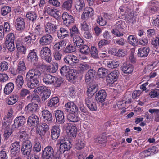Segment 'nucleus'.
I'll return each instance as SVG.
<instances>
[{"label":"nucleus","instance_id":"1","mask_svg":"<svg viewBox=\"0 0 159 159\" xmlns=\"http://www.w3.org/2000/svg\"><path fill=\"white\" fill-rule=\"evenodd\" d=\"M41 75V71L38 69H30L27 73L25 79L27 87L31 89L34 88L39 83L37 78H40Z\"/></svg>","mask_w":159,"mask_h":159},{"label":"nucleus","instance_id":"2","mask_svg":"<svg viewBox=\"0 0 159 159\" xmlns=\"http://www.w3.org/2000/svg\"><path fill=\"white\" fill-rule=\"evenodd\" d=\"M112 33L116 36L118 37L123 35V31L127 28V25L125 21L120 20L116 22L114 25Z\"/></svg>","mask_w":159,"mask_h":159},{"label":"nucleus","instance_id":"3","mask_svg":"<svg viewBox=\"0 0 159 159\" xmlns=\"http://www.w3.org/2000/svg\"><path fill=\"white\" fill-rule=\"evenodd\" d=\"M40 54L42 60H45L46 62L48 63H50L51 61V51L48 47H43L40 51Z\"/></svg>","mask_w":159,"mask_h":159},{"label":"nucleus","instance_id":"4","mask_svg":"<svg viewBox=\"0 0 159 159\" xmlns=\"http://www.w3.org/2000/svg\"><path fill=\"white\" fill-rule=\"evenodd\" d=\"M32 144L31 142L29 140L24 141L21 148V151L23 155L29 156L32 151Z\"/></svg>","mask_w":159,"mask_h":159},{"label":"nucleus","instance_id":"5","mask_svg":"<svg viewBox=\"0 0 159 159\" xmlns=\"http://www.w3.org/2000/svg\"><path fill=\"white\" fill-rule=\"evenodd\" d=\"M54 155L52 147L50 146L46 147L43 151L42 154V159H51Z\"/></svg>","mask_w":159,"mask_h":159},{"label":"nucleus","instance_id":"6","mask_svg":"<svg viewBox=\"0 0 159 159\" xmlns=\"http://www.w3.org/2000/svg\"><path fill=\"white\" fill-rule=\"evenodd\" d=\"M25 121L26 119L24 116H20L16 117L14 120V123L12 125V129L15 130L23 127Z\"/></svg>","mask_w":159,"mask_h":159},{"label":"nucleus","instance_id":"7","mask_svg":"<svg viewBox=\"0 0 159 159\" xmlns=\"http://www.w3.org/2000/svg\"><path fill=\"white\" fill-rule=\"evenodd\" d=\"M20 142L16 141L12 143L10 146V149L11 154L12 156H15L19 154L20 149Z\"/></svg>","mask_w":159,"mask_h":159},{"label":"nucleus","instance_id":"8","mask_svg":"<svg viewBox=\"0 0 159 159\" xmlns=\"http://www.w3.org/2000/svg\"><path fill=\"white\" fill-rule=\"evenodd\" d=\"M62 18L63 20V24L66 26L69 27L74 22V19L73 16L69 15L66 12L63 13Z\"/></svg>","mask_w":159,"mask_h":159},{"label":"nucleus","instance_id":"9","mask_svg":"<svg viewBox=\"0 0 159 159\" xmlns=\"http://www.w3.org/2000/svg\"><path fill=\"white\" fill-rule=\"evenodd\" d=\"M98 87L97 84L93 83H89L87 86L86 93L90 97H92L97 91Z\"/></svg>","mask_w":159,"mask_h":159},{"label":"nucleus","instance_id":"10","mask_svg":"<svg viewBox=\"0 0 159 159\" xmlns=\"http://www.w3.org/2000/svg\"><path fill=\"white\" fill-rule=\"evenodd\" d=\"M53 41L52 37L47 34L44 35L40 39L39 43L42 45H46L50 44Z\"/></svg>","mask_w":159,"mask_h":159},{"label":"nucleus","instance_id":"11","mask_svg":"<svg viewBox=\"0 0 159 159\" xmlns=\"http://www.w3.org/2000/svg\"><path fill=\"white\" fill-rule=\"evenodd\" d=\"M41 71L42 75L43 81L46 84L50 85L52 84L54 76H53L50 74L46 73L45 72Z\"/></svg>","mask_w":159,"mask_h":159},{"label":"nucleus","instance_id":"12","mask_svg":"<svg viewBox=\"0 0 159 159\" xmlns=\"http://www.w3.org/2000/svg\"><path fill=\"white\" fill-rule=\"evenodd\" d=\"M57 25L53 22H48L45 25V31L48 34H54L57 30Z\"/></svg>","mask_w":159,"mask_h":159},{"label":"nucleus","instance_id":"13","mask_svg":"<svg viewBox=\"0 0 159 159\" xmlns=\"http://www.w3.org/2000/svg\"><path fill=\"white\" fill-rule=\"evenodd\" d=\"M39 123V120L37 116L32 115L29 116L27 120L28 125L30 126H36Z\"/></svg>","mask_w":159,"mask_h":159},{"label":"nucleus","instance_id":"14","mask_svg":"<svg viewBox=\"0 0 159 159\" xmlns=\"http://www.w3.org/2000/svg\"><path fill=\"white\" fill-rule=\"evenodd\" d=\"M56 122L60 124H63L65 122L64 116L62 111L57 110L54 112Z\"/></svg>","mask_w":159,"mask_h":159},{"label":"nucleus","instance_id":"15","mask_svg":"<svg viewBox=\"0 0 159 159\" xmlns=\"http://www.w3.org/2000/svg\"><path fill=\"white\" fill-rule=\"evenodd\" d=\"M27 59L28 61L34 64L37 62L38 57L36 50L33 49L30 50L27 56Z\"/></svg>","mask_w":159,"mask_h":159},{"label":"nucleus","instance_id":"16","mask_svg":"<svg viewBox=\"0 0 159 159\" xmlns=\"http://www.w3.org/2000/svg\"><path fill=\"white\" fill-rule=\"evenodd\" d=\"M106 93L104 90H101L97 93L95 95V99L98 102L102 103L106 98Z\"/></svg>","mask_w":159,"mask_h":159},{"label":"nucleus","instance_id":"17","mask_svg":"<svg viewBox=\"0 0 159 159\" xmlns=\"http://www.w3.org/2000/svg\"><path fill=\"white\" fill-rule=\"evenodd\" d=\"M39 107L36 103L32 102L29 103L25 107V110L27 112L33 113L37 112L38 110Z\"/></svg>","mask_w":159,"mask_h":159},{"label":"nucleus","instance_id":"18","mask_svg":"<svg viewBox=\"0 0 159 159\" xmlns=\"http://www.w3.org/2000/svg\"><path fill=\"white\" fill-rule=\"evenodd\" d=\"M65 107L66 110L70 113H75L78 110L77 107L73 102L67 103L65 104Z\"/></svg>","mask_w":159,"mask_h":159},{"label":"nucleus","instance_id":"19","mask_svg":"<svg viewBox=\"0 0 159 159\" xmlns=\"http://www.w3.org/2000/svg\"><path fill=\"white\" fill-rule=\"evenodd\" d=\"M16 28L19 31L24 30L25 27V22L22 18H19L16 19Z\"/></svg>","mask_w":159,"mask_h":159},{"label":"nucleus","instance_id":"20","mask_svg":"<svg viewBox=\"0 0 159 159\" xmlns=\"http://www.w3.org/2000/svg\"><path fill=\"white\" fill-rule=\"evenodd\" d=\"M121 69L124 73L129 74L131 73L133 71L134 67L131 64L124 63L122 66Z\"/></svg>","mask_w":159,"mask_h":159},{"label":"nucleus","instance_id":"21","mask_svg":"<svg viewBox=\"0 0 159 159\" xmlns=\"http://www.w3.org/2000/svg\"><path fill=\"white\" fill-rule=\"evenodd\" d=\"M41 115L44 120V121L46 122H50L52 120V117L51 114L48 110H44L42 111Z\"/></svg>","mask_w":159,"mask_h":159},{"label":"nucleus","instance_id":"22","mask_svg":"<svg viewBox=\"0 0 159 159\" xmlns=\"http://www.w3.org/2000/svg\"><path fill=\"white\" fill-rule=\"evenodd\" d=\"M94 13V11L93 8L90 7H87L82 15L81 18L83 20L88 19L89 17L93 16Z\"/></svg>","mask_w":159,"mask_h":159},{"label":"nucleus","instance_id":"23","mask_svg":"<svg viewBox=\"0 0 159 159\" xmlns=\"http://www.w3.org/2000/svg\"><path fill=\"white\" fill-rule=\"evenodd\" d=\"M60 129L56 126L52 127L51 129V137L53 140L57 139L59 136Z\"/></svg>","mask_w":159,"mask_h":159},{"label":"nucleus","instance_id":"24","mask_svg":"<svg viewBox=\"0 0 159 159\" xmlns=\"http://www.w3.org/2000/svg\"><path fill=\"white\" fill-rule=\"evenodd\" d=\"M57 36L60 39H62L69 35V32L66 29L61 27L57 32Z\"/></svg>","mask_w":159,"mask_h":159},{"label":"nucleus","instance_id":"25","mask_svg":"<svg viewBox=\"0 0 159 159\" xmlns=\"http://www.w3.org/2000/svg\"><path fill=\"white\" fill-rule=\"evenodd\" d=\"M150 51L149 47L141 48L138 49V55L140 57H145L148 54Z\"/></svg>","mask_w":159,"mask_h":159},{"label":"nucleus","instance_id":"26","mask_svg":"<svg viewBox=\"0 0 159 159\" xmlns=\"http://www.w3.org/2000/svg\"><path fill=\"white\" fill-rule=\"evenodd\" d=\"M44 10L45 12L50 16L55 17L56 15L57 16V13L58 12V10L53 7H51L50 6H47L45 7Z\"/></svg>","mask_w":159,"mask_h":159},{"label":"nucleus","instance_id":"27","mask_svg":"<svg viewBox=\"0 0 159 159\" xmlns=\"http://www.w3.org/2000/svg\"><path fill=\"white\" fill-rule=\"evenodd\" d=\"M120 14L122 16L129 15L130 14L131 15V12L132 11L130 9L128 8L126 5H124L121 6L119 8Z\"/></svg>","mask_w":159,"mask_h":159},{"label":"nucleus","instance_id":"28","mask_svg":"<svg viewBox=\"0 0 159 159\" xmlns=\"http://www.w3.org/2000/svg\"><path fill=\"white\" fill-rule=\"evenodd\" d=\"M14 88V84L12 82H9L5 85L4 89V93L6 95H9L12 93Z\"/></svg>","mask_w":159,"mask_h":159},{"label":"nucleus","instance_id":"29","mask_svg":"<svg viewBox=\"0 0 159 159\" xmlns=\"http://www.w3.org/2000/svg\"><path fill=\"white\" fill-rule=\"evenodd\" d=\"M73 41L76 47L79 48L82 45L84 44V41L79 35H75L73 38Z\"/></svg>","mask_w":159,"mask_h":159},{"label":"nucleus","instance_id":"30","mask_svg":"<svg viewBox=\"0 0 159 159\" xmlns=\"http://www.w3.org/2000/svg\"><path fill=\"white\" fill-rule=\"evenodd\" d=\"M26 70V67L24 62L23 61H19L16 70L17 72L20 74H23L25 73Z\"/></svg>","mask_w":159,"mask_h":159},{"label":"nucleus","instance_id":"31","mask_svg":"<svg viewBox=\"0 0 159 159\" xmlns=\"http://www.w3.org/2000/svg\"><path fill=\"white\" fill-rule=\"evenodd\" d=\"M96 75V72L93 69L89 70L85 76V81L86 82H89L91 80L93 79Z\"/></svg>","mask_w":159,"mask_h":159},{"label":"nucleus","instance_id":"32","mask_svg":"<svg viewBox=\"0 0 159 159\" xmlns=\"http://www.w3.org/2000/svg\"><path fill=\"white\" fill-rule=\"evenodd\" d=\"M51 95L50 90L48 88L45 87V90L41 93V96L42 101H45Z\"/></svg>","mask_w":159,"mask_h":159},{"label":"nucleus","instance_id":"33","mask_svg":"<svg viewBox=\"0 0 159 159\" xmlns=\"http://www.w3.org/2000/svg\"><path fill=\"white\" fill-rule=\"evenodd\" d=\"M59 99L58 97H53L48 103V105L50 107L57 106L59 105Z\"/></svg>","mask_w":159,"mask_h":159},{"label":"nucleus","instance_id":"34","mask_svg":"<svg viewBox=\"0 0 159 159\" xmlns=\"http://www.w3.org/2000/svg\"><path fill=\"white\" fill-rule=\"evenodd\" d=\"M10 126H5V129L4 131V136L5 140H7L12 134L13 131L15 130L14 129H12V127L11 129H10Z\"/></svg>","mask_w":159,"mask_h":159},{"label":"nucleus","instance_id":"35","mask_svg":"<svg viewBox=\"0 0 159 159\" xmlns=\"http://www.w3.org/2000/svg\"><path fill=\"white\" fill-rule=\"evenodd\" d=\"M67 118L69 121L73 122H76L80 120V118L73 113H70L68 114Z\"/></svg>","mask_w":159,"mask_h":159},{"label":"nucleus","instance_id":"36","mask_svg":"<svg viewBox=\"0 0 159 159\" xmlns=\"http://www.w3.org/2000/svg\"><path fill=\"white\" fill-rule=\"evenodd\" d=\"M79 48H80V52L83 54L88 55L90 53V49L86 45L83 44Z\"/></svg>","mask_w":159,"mask_h":159},{"label":"nucleus","instance_id":"37","mask_svg":"<svg viewBox=\"0 0 159 159\" xmlns=\"http://www.w3.org/2000/svg\"><path fill=\"white\" fill-rule=\"evenodd\" d=\"M95 142L96 143L101 144V146L104 147L106 146V137L105 136L98 137L95 139Z\"/></svg>","mask_w":159,"mask_h":159},{"label":"nucleus","instance_id":"38","mask_svg":"<svg viewBox=\"0 0 159 159\" xmlns=\"http://www.w3.org/2000/svg\"><path fill=\"white\" fill-rule=\"evenodd\" d=\"M85 6L84 1L83 0L77 1L75 2V7L77 10L80 11Z\"/></svg>","mask_w":159,"mask_h":159},{"label":"nucleus","instance_id":"39","mask_svg":"<svg viewBox=\"0 0 159 159\" xmlns=\"http://www.w3.org/2000/svg\"><path fill=\"white\" fill-rule=\"evenodd\" d=\"M77 131V128L75 126L72 125L69 127V133L71 136L74 138L76 136Z\"/></svg>","mask_w":159,"mask_h":159},{"label":"nucleus","instance_id":"40","mask_svg":"<svg viewBox=\"0 0 159 159\" xmlns=\"http://www.w3.org/2000/svg\"><path fill=\"white\" fill-rule=\"evenodd\" d=\"M26 17L30 20L34 22L36 19L37 16L34 12L30 11L27 13Z\"/></svg>","mask_w":159,"mask_h":159},{"label":"nucleus","instance_id":"41","mask_svg":"<svg viewBox=\"0 0 159 159\" xmlns=\"http://www.w3.org/2000/svg\"><path fill=\"white\" fill-rule=\"evenodd\" d=\"M18 98L16 96H12L8 97L6 100L7 103L9 105H12L18 101Z\"/></svg>","mask_w":159,"mask_h":159},{"label":"nucleus","instance_id":"42","mask_svg":"<svg viewBox=\"0 0 159 159\" xmlns=\"http://www.w3.org/2000/svg\"><path fill=\"white\" fill-rule=\"evenodd\" d=\"M108 73V70L104 68H99L98 71V74L100 78H103L107 75Z\"/></svg>","mask_w":159,"mask_h":159},{"label":"nucleus","instance_id":"43","mask_svg":"<svg viewBox=\"0 0 159 159\" xmlns=\"http://www.w3.org/2000/svg\"><path fill=\"white\" fill-rule=\"evenodd\" d=\"M70 70V69L69 66L65 65L60 68V73L62 76H65L67 75V74Z\"/></svg>","mask_w":159,"mask_h":159},{"label":"nucleus","instance_id":"44","mask_svg":"<svg viewBox=\"0 0 159 159\" xmlns=\"http://www.w3.org/2000/svg\"><path fill=\"white\" fill-rule=\"evenodd\" d=\"M128 41L129 43L134 46L138 45V40L133 35H129L128 38Z\"/></svg>","mask_w":159,"mask_h":159},{"label":"nucleus","instance_id":"45","mask_svg":"<svg viewBox=\"0 0 159 159\" xmlns=\"http://www.w3.org/2000/svg\"><path fill=\"white\" fill-rule=\"evenodd\" d=\"M151 3L152 5L150 8V12L152 13H154L158 11L159 3L157 1L152 2Z\"/></svg>","mask_w":159,"mask_h":159},{"label":"nucleus","instance_id":"46","mask_svg":"<svg viewBox=\"0 0 159 159\" xmlns=\"http://www.w3.org/2000/svg\"><path fill=\"white\" fill-rule=\"evenodd\" d=\"M107 66L110 68H114L117 67L119 65V62L116 60L109 61L107 63Z\"/></svg>","mask_w":159,"mask_h":159},{"label":"nucleus","instance_id":"47","mask_svg":"<svg viewBox=\"0 0 159 159\" xmlns=\"http://www.w3.org/2000/svg\"><path fill=\"white\" fill-rule=\"evenodd\" d=\"M90 52V53L91 56L93 58L95 59L99 58L98 51L95 47H91Z\"/></svg>","mask_w":159,"mask_h":159},{"label":"nucleus","instance_id":"48","mask_svg":"<svg viewBox=\"0 0 159 159\" xmlns=\"http://www.w3.org/2000/svg\"><path fill=\"white\" fill-rule=\"evenodd\" d=\"M11 11V8L8 6H4L1 8V13L3 16H5L10 13Z\"/></svg>","mask_w":159,"mask_h":159},{"label":"nucleus","instance_id":"49","mask_svg":"<svg viewBox=\"0 0 159 159\" xmlns=\"http://www.w3.org/2000/svg\"><path fill=\"white\" fill-rule=\"evenodd\" d=\"M76 48L75 46L70 44L64 49V52L66 53H71L75 52Z\"/></svg>","mask_w":159,"mask_h":159},{"label":"nucleus","instance_id":"50","mask_svg":"<svg viewBox=\"0 0 159 159\" xmlns=\"http://www.w3.org/2000/svg\"><path fill=\"white\" fill-rule=\"evenodd\" d=\"M16 85L18 88H21L22 87L23 83V78L22 76L18 75L15 81Z\"/></svg>","mask_w":159,"mask_h":159},{"label":"nucleus","instance_id":"51","mask_svg":"<svg viewBox=\"0 0 159 159\" xmlns=\"http://www.w3.org/2000/svg\"><path fill=\"white\" fill-rule=\"evenodd\" d=\"M77 66L79 68V70L82 72L85 71L90 68V66L87 64H82L81 63H78Z\"/></svg>","mask_w":159,"mask_h":159},{"label":"nucleus","instance_id":"52","mask_svg":"<svg viewBox=\"0 0 159 159\" xmlns=\"http://www.w3.org/2000/svg\"><path fill=\"white\" fill-rule=\"evenodd\" d=\"M12 121V119L11 118L6 115L4 118L3 120V126H10Z\"/></svg>","mask_w":159,"mask_h":159},{"label":"nucleus","instance_id":"53","mask_svg":"<svg viewBox=\"0 0 159 159\" xmlns=\"http://www.w3.org/2000/svg\"><path fill=\"white\" fill-rule=\"evenodd\" d=\"M71 144L70 143L69 141H67L66 143L64 144L63 147L62 148H60V149L61 152H64L65 151H68L71 148Z\"/></svg>","mask_w":159,"mask_h":159},{"label":"nucleus","instance_id":"54","mask_svg":"<svg viewBox=\"0 0 159 159\" xmlns=\"http://www.w3.org/2000/svg\"><path fill=\"white\" fill-rule=\"evenodd\" d=\"M41 145L40 142L36 140L33 148L34 152L35 153L41 151Z\"/></svg>","mask_w":159,"mask_h":159},{"label":"nucleus","instance_id":"55","mask_svg":"<svg viewBox=\"0 0 159 159\" xmlns=\"http://www.w3.org/2000/svg\"><path fill=\"white\" fill-rule=\"evenodd\" d=\"M72 0H67L63 3L62 6V8L68 10L70 9L72 7Z\"/></svg>","mask_w":159,"mask_h":159},{"label":"nucleus","instance_id":"56","mask_svg":"<svg viewBox=\"0 0 159 159\" xmlns=\"http://www.w3.org/2000/svg\"><path fill=\"white\" fill-rule=\"evenodd\" d=\"M75 148L78 150L83 148L84 147V144L83 139H78L75 144Z\"/></svg>","mask_w":159,"mask_h":159},{"label":"nucleus","instance_id":"57","mask_svg":"<svg viewBox=\"0 0 159 159\" xmlns=\"http://www.w3.org/2000/svg\"><path fill=\"white\" fill-rule=\"evenodd\" d=\"M130 103V101L129 100V101L123 100L121 101L118 102L116 103V106L118 108L122 109L125 107L126 103Z\"/></svg>","mask_w":159,"mask_h":159},{"label":"nucleus","instance_id":"58","mask_svg":"<svg viewBox=\"0 0 159 159\" xmlns=\"http://www.w3.org/2000/svg\"><path fill=\"white\" fill-rule=\"evenodd\" d=\"M54 78L52 84H53L56 87H60L62 83L61 79L56 76H54Z\"/></svg>","mask_w":159,"mask_h":159},{"label":"nucleus","instance_id":"59","mask_svg":"<svg viewBox=\"0 0 159 159\" xmlns=\"http://www.w3.org/2000/svg\"><path fill=\"white\" fill-rule=\"evenodd\" d=\"M149 112L152 114L155 113L156 114L155 118V121L159 122V109H150L148 110Z\"/></svg>","mask_w":159,"mask_h":159},{"label":"nucleus","instance_id":"60","mask_svg":"<svg viewBox=\"0 0 159 159\" xmlns=\"http://www.w3.org/2000/svg\"><path fill=\"white\" fill-rule=\"evenodd\" d=\"M74 71V70H73L70 69L68 73L67 74V75L65 76L66 77L69 81H70L74 79L75 75Z\"/></svg>","mask_w":159,"mask_h":159},{"label":"nucleus","instance_id":"61","mask_svg":"<svg viewBox=\"0 0 159 159\" xmlns=\"http://www.w3.org/2000/svg\"><path fill=\"white\" fill-rule=\"evenodd\" d=\"M8 64L6 61L1 62L0 65V70L2 72L7 71L8 68Z\"/></svg>","mask_w":159,"mask_h":159},{"label":"nucleus","instance_id":"62","mask_svg":"<svg viewBox=\"0 0 159 159\" xmlns=\"http://www.w3.org/2000/svg\"><path fill=\"white\" fill-rule=\"evenodd\" d=\"M15 39L14 35L12 33L9 34L7 36L5 43L14 42Z\"/></svg>","mask_w":159,"mask_h":159},{"label":"nucleus","instance_id":"63","mask_svg":"<svg viewBox=\"0 0 159 159\" xmlns=\"http://www.w3.org/2000/svg\"><path fill=\"white\" fill-rule=\"evenodd\" d=\"M109 43L110 42L109 41L105 39H102L99 42L98 44V48H101L103 46L109 44Z\"/></svg>","mask_w":159,"mask_h":159},{"label":"nucleus","instance_id":"64","mask_svg":"<svg viewBox=\"0 0 159 159\" xmlns=\"http://www.w3.org/2000/svg\"><path fill=\"white\" fill-rule=\"evenodd\" d=\"M70 35L73 38L75 35H78L79 33V31L77 27L75 26H74L70 29Z\"/></svg>","mask_w":159,"mask_h":159}]
</instances>
